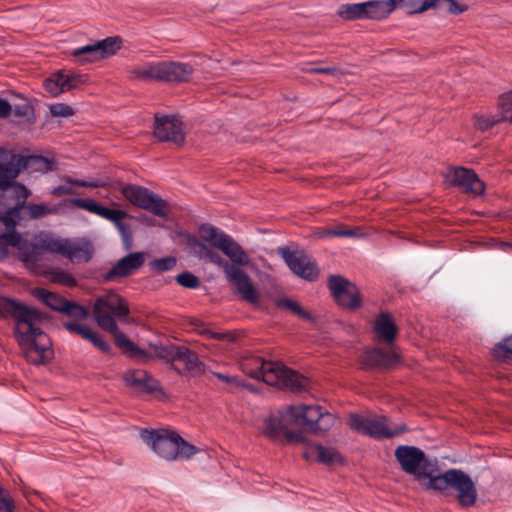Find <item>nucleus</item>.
<instances>
[{
	"mask_svg": "<svg viewBox=\"0 0 512 512\" xmlns=\"http://www.w3.org/2000/svg\"><path fill=\"white\" fill-rule=\"evenodd\" d=\"M37 296L46 304L48 307L55 311L62 312V308L65 306L67 299L60 295L48 292L44 289L38 291Z\"/></svg>",
	"mask_w": 512,
	"mask_h": 512,
	"instance_id": "nucleus-32",
	"label": "nucleus"
},
{
	"mask_svg": "<svg viewBox=\"0 0 512 512\" xmlns=\"http://www.w3.org/2000/svg\"><path fill=\"white\" fill-rule=\"evenodd\" d=\"M348 425L352 430L358 433L377 439L393 438L407 431V427L405 425L390 426L388 419L385 416H374L368 418L359 414H350Z\"/></svg>",
	"mask_w": 512,
	"mask_h": 512,
	"instance_id": "nucleus-9",
	"label": "nucleus"
},
{
	"mask_svg": "<svg viewBox=\"0 0 512 512\" xmlns=\"http://www.w3.org/2000/svg\"><path fill=\"white\" fill-rule=\"evenodd\" d=\"M124 380L126 384L139 393H154L159 390V383L146 371L138 369L128 371Z\"/></svg>",
	"mask_w": 512,
	"mask_h": 512,
	"instance_id": "nucleus-25",
	"label": "nucleus"
},
{
	"mask_svg": "<svg viewBox=\"0 0 512 512\" xmlns=\"http://www.w3.org/2000/svg\"><path fill=\"white\" fill-rule=\"evenodd\" d=\"M8 316L16 320L15 335L26 360L34 365L51 361L54 356L52 343L42 329L47 317L34 308L0 298V318Z\"/></svg>",
	"mask_w": 512,
	"mask_h": 512,
	"instance_id": "nucleus-2",
	"label": "nucleus"
},
{
	"mask_svg": "<svg viewBox=\"0 0 512 512\" xmlns=\"http://www.w3.org/2000/svg\"><path fill=\"white\" fill-rule=\"evenodd\" d=\"M398 3L404 0H370L368 11L370 20H382L388 17L396 8Z\"/></svg>",
	"mask_w": 512,
	"mask_h": 512,
	"instance_id": "nucleus-28",
	"label": "nucleus"
},
{
	"mask_svg": "<svg viewBox=\"0 0 512 512\" xmlns=\"http://www.w3.org/2000/svg\"><path fill=\"white\" fill-rule=\"evenodd\" d=\"M140 438L160 457L166 460L177 459L181 436L175 431L167 429H141Z\"/></svg>",
	"mask_w": 512,
	"mask_h": 512,
	"instance_id": "nucleus-10",
	"label": "nucleus"
},
{
	"mask_svg": "<svg viewBox=\"0 0 512 512\" xmlns=\"http://www.w3.org/2000/svg\"><path fill=\"white\" fill-rule=\"evenodd\" d=\"M356 4H357V9H358V12L360 15V19L361 20L369 19L368 1L356 3Z\"/></svg>",
	"mask_w": 512,
	"mask_h": 512,
	"instance_id": "nucleus-56",
	"label": "nucleus"
},
{
	"mask_svg": "<svg viewBox=\"0 0 512 512\" xmlns=\"http://www.w3.org/2000/svg\"><path fill=\"white\" fill-rule=\"evenodd\" d=\"M161 67L160 62H148L142 65H137L129 70L132 79L151 82L161 81Z\"/></svg>",
	"mask_w": 512,
	"mask_h": 512,
	"instance_id": "nucleus-27",
	"label": "nucleus"
},
{
	"mask_svg": "<svg viewBox=\"0 0 512 512\" xmlns=\"http://www.w3.org/2000/svg\"><path fill=\"white\" fill-rule=\"evenodd\" d=\"M113 224L119 231L125 248L130 249L132 244V231L130 225L125 223L123 220L115 221Z\"/></svg>",
	"mask_w": 512,
	"mask_h": 512,
	"instance_id": "nucleus-42",
	"label": "nucleus"
},
{
	"mask_svg": "<svg viewBox=\"0 0 512 512\" xmlns=\"http://www.w3.org/2000/svg\"><path fill=\"white\" fill-rule=\"evenodd\" d=\"M11 111L12 107L10 103L5 99L0 98V118L8 117L11 114Z\"/></svg>",
	"mask_w": 512,
	"mask_h": 512,
	"instance_id": "nucleus-54",
	"label": "nucleus"
},
{
	"mask_svg": "<svg viewBox=\"0 0 512 512\" xmlns=\"http://www.w3.org/2000/svg\"><path fill=\"white\" fill-rule=\"evenodd\" d=\"M87 341L91 342L96 348L104 353H110L111 351V345L94 331H92L91 337H89Z\"/></svg>",
	"mask_w": 512,
	"mask_h": 512,
	"instance_id": "nucleus-51",
	"label": "nucleus"
},
{
	"mask_svg": "<svg viewBox=\"0 0 512 512\" xmlns=\"http://www.w3.org/2000/svg\"><path fill=\"white\" fill-rule=\"evenodd\" d=\"M285 438L288 442H297V443H304L305 442V436L302 432H292L286 430L285 432Z\"/></svg>",
	"mask_w": 512,
	"mask_h": 512,
	"instance_id": "nucleus-53",
	"label": "nucleus"
},
{
	"mask_svg": "<svg viewBox=\"0 0 512 512\" xmlns=\"http://www.w3.org/2000/svg\"><path fill=\"white\" fill-rule=\"evenodd\" d=\"M157 357L170 359L172 363L180 362L184 365V371L190 376H199L205 371V365L200 361L198 355L185 346L160 348Z\"/></svg>",
	"mask_w": 512,
	"mask_h": 512,
	"instance_id": "nucleus-14",
	"label": "nucleus"
},
{
	"mask_svg": "<svg viewBox=\"0 0 512 512\" xmlns=\"http://www.w3.org/2000/svg\"><path fill=\"white\" fill-rule=\"evenodd\" d=\"M0 512H14V501L10 494L0 487Z\"/></svg>",
	"mask_w": 512,
	"mask_h": 512,
	"instance_id": "nucleus-52",
	"label": "nucleus"
},
{
	"mask_svg": "<svg viewBox=\"0 0 512 512\" xmlns=\"http://www.w3.org/2000/svg\"><path fill=\"white\" fill-rule=\"evenodd\" d=\"M426 489H432L449 496L450 490L457 492L456 499L462 507H471L477 500V489L469 475L459 469H449L442 474L430 477L424 484Z\"/></svg>",
	"mask_w": 512,
	"mask_h": 512,
	"instance_id": "nucleus-4",
	"label": "nucleus"
},
{
	"mask_svg": "<svg viewBox=\"0 0 512 512\" xmlns=\"http://www.w3.org/2000/svg\"><path fill=\"white\" fill-rule=\"evenodd\" d=\"M312 72L320 73V74H334L336 69L333 67H324V68H312Z\"/></svg>",
	"mask_w": 512,
	"mask_h": 512,
	"instance_id": "nucleus-58",
	"label": "nucleus"
},
{
	"mask_svg": "<svg viewBox=\"0 0 512 512\" xmlns=\"http://www.w3.org/2000/svg\"><path fill=\"white\" fill-rule=\"evenodd\" d=\"M130 309L126 300L114 291L107 292L96 298L93 315L98 326L114 337L115 345L132 358L148 359L149 354L138 347L119 331L117 320L127 322Z\"/></svg>",
	"mask_w": 512,
	"mask_h": 512,
	"instance_id": "nucleus-3",
	"label": "nucleus"
},
{
	"mask_svg": "<svg viewBox=\"0 0 512 512\" xmlns=\"http://www.w3.org/2000/svg\"><path fill=\"white\" fill-rule=\"evenodd\" d=\"M501 121H503L501 114H500V116L499 115L480 116L476 120V126L478 129L485 131Z\"/></svg>",
	"mask_w": 512,
	"mask_h": 512,
	"instance_id": "nucleus-45",
	"label": "nucleus"
},
{
	"mask_svg": "<svg viewBox=\"0 0 512 512\" xmlns=\"http://www.w3.org/2000/svg\"><path fill=\"white\" fill-rule=\"evenodd\" d=\"M276 305L279 308L290 310L292 313L299 316L300 318H303V319H306L309 321L313 320V317L311 316L310 313H308L302 307H300V305L297 302H295L289 298H285V297L278 298L276 300Z\"/></svg>",
	"mask_w": 512,
	"mask_h": 512,
	"instance_id": "nucleus-33",
	"label": "nucleus"
},
{
	"mask_svg": "<svg viewBox=\"0 0 512 512\" xmlns=\"http://www.w3.org/2000/svg\"><path fill=\"white\" fill-rule=\"evenodd\" d=\"M447 179L452 186L459 188L466 194L479 196L485 191L484 182L472 169L453 167L449 170Z\"/></svg>",
	"mask_w": 512,
	"mask_h": 512,
	"instance_id": "nucleus-18",
	"label": "nucleus"
},
{
	"mask_svg": "<svg viewBox=\"0 0 512 512\" xmlns=\"http://www.w3.org/2000/svg\"><path fill=\"white\" fill-rule=\"evenodd\" d=\"M279 253L290 270L297 276L314 281L318 278V270L312 259L301 251H290L280 248Z\"/></svg>",
	"mask_w": 512,
	"mask_h": 512,
	"instance_id": "nucleus-17",
	"label": "nucleus"
},
{
	"mask_svg": "<svg viewBox=\"0 0 512 512\" xmlns=\"http://www.w3.org/2000/svg\"><path fill=\"white\" fill-rule=\"evenodd\" d=\"M336 14L346 21L361 20L356 3L341 4L337 9Z\"/></svg>",
	"mask_w": 512,
	"mask_h": 512,
	"instance_id": "nucleus-37",
	"label": "nucleus"
},
{
	"mask_svg": "<svg viewBox=\"0 0 512 512\" xmlns=\"http://www.w3.org/2000/svg\"><path fill=\"white\" fill-rule=\"evenodd\" d=\"M144 261L145 258L143 253H129L119 259L115 265L104 274V280L110 282L119 278L127 277L140 268L144 264Z\"/></svg>",
	"mask_w": 512,
	"mask_h": 512,
	"instance_id": "nucleus-21",
	"label": "nucleus"
},
{
	"mask_svg": "<svg viewBox=\"0 0 512 512\" xmlns=\"http://www.w3.org/2000/svg\"><path fill=\"white\" fill-rule=\"evenodd\" d=\"M150 266L157 271H169L176 266V259L171 256L155 259L150 263Z\"/></svg>",
	"mask_w": 512,
	"mask_h": 512,
	"instance_id": "nucleus-44",
	"label": "nucleus"
},
{
	"mask_svg": "<svg viewBox=\"0 0 512 512\" xmlns=\"http://www.w3.org/2000/svg\"><path fill=\"white\" fill-rule=\"evenodd\" d=\"M493 355L504 361L512 359V335L495 345Z\"/></svg>",
	"mask_w": 512,
	"mask_h": 512,
	"instance_id": "nucleus-35",
	"label": "nucleus"
},
{
	"mask_svg": "<svg viewBox=\"0 0 512 512\" xmlns=\"http://www.w3.org/2000/svg\"><path fill=\"white\" fill-rule=\"evenodd\" d=\"M154 135L160 141L182 145L185 140L183 122L176 115H155Z\"/></svg>",
	"mask_w": 512,
	"mask_h": 512,
	"instance_id": "nucleus-16",
	"label": "nucleus"
},
{
	"mask_svg": "<svg viewBox=\"0 0 512 512\" xmlns=\"http://www.w3.org/2000/svg\"><path fill=\"white\" fill-rule=\"evenodd\" d=\"M176 281L179 285L189 289H196L200 286L198 277L189 271H185L179 274L176 277Z\"/></svg>",
	"mask_w": 512,
	"mask_h": 512,
	"instance_id": "nucleus-41",
	"label": "nucleus"
},
{
	"mask_svg": "<svg viewBox=\"0 0 512 512\" xmlns=\"http://www.w3.org/2000/svg\"><path fill=\"white\" fill-rule=\"evenodd\" d=\"M499 109L502 120L512 122V92L504 94L499 102Z\"/></svg>",
	"mask_w": 512,
	"mask_h": 512,
	"instance_id": "nucleus-40",
	"label": "nucleus"
},
{
	"mask_svg": "<svg viewBox=\"0 0 512 512\" xmlns=\"http://www.w3.org/2000/svg\"><path fill=\"white\" fill-rule=\"evenodd\" d=\"M408 14L422 13L429 9H438L452 14H460L466 10V6L458 4L454 0H409L402 3Z\"/></svg>",
	"mask_w": 512,
	"mask_h": 512,
	"instance_id": "nucleus-20",
	"label": "nucleus"
},
{
	"mask_svg": "<svg viewBox=\"0 0 512 512\" xmlns=\"http://www.w3.org/2000/svg\"><path fill=\"white\" fill-rule=\"evenodd\" d=\"M73 185H77L80 187H92V188L98 187V184L96 182H89V181H85V180H73L71 178H68L65 184L55 187L52 190V194L54 196L73 194L74 193Z\"/></svg>",
	"mask_w": 512,
	"mask_h": 512,
	"instance_id": "nucleus-31",
	"label": "nucleus"
},
{
	"mask_svg": "<svg viewBox=\"0 0 512 512\" xmlns=\"http://www.w3.org/2000/svg\"><path fill=\"white\" fill-rule=\"evenodd\" d=\"M203 242L201 239L195 240L194 245L202 249L203 256L209 262L223 269L227 280L235 286L242 299L252 304L258 303L259 295L249 276L241 268L225 261L219 253L209 249Z\"/></svg>",
	"mask_w": 512,
	"mask_h": 512,
	"instance_id": "nucleus-5",
	"label": "nucleus"
},
{
	"mask_svg": "<svg viewBox=\"0 0 512 512\" xmlns=\"http://www.w3.org/2000/svg\"><path fill=\"white\" fill-rule=\"evenodd\" d=\"M328 287L338 305L355 309L361 305V298L355 284L340 275H332L328 279Z\"/></svg>",
	"mask_w": 512,
	"mask_h": 512,
	"instance_id": "nucleus-15",
	"label": "nucleus"
},
{
	"mask_svg": "<svg viewBox=\"0 0 512 512\" xmlns=\"http://www.w3.org/2000/svg\"><path fill=\"white\" fill-rule=\"evenodd\" d=\"M30 212V217L32 219H38L41 217H44L45 215L49 214L52 210L45 204H29L25 207Z\"/></svg>",
	"mask_w": 512,
	"mask_h": 512,
	"instance_id": "nucleus-47",
	"label": "nucleus"
},
{
	"mask_svg": "<svg viewBox=\"0 0 512 512\" xmlns=\"http://www.w3.org/2000/svg\"><path fill=\"white\" fill-rule=\"evenodd\" d=\"M333 235V237H347V238H360L363 237L364 234L360 233L356 228H349L345 225H339L329 232Z\"/></svg>",
	"mask_w": 512,
	"mask_h": 512,
	"instance_id": "nucleus-43",
	"label": "nucleus"
},
{
	"mask_svg": "<svg viewBox=\"0 0 512 512\" xmlns=\"http://www.w3.org/2000/svg\"><path fill=\"white\" fill-rule=\"evenodd\" d=\"M398 360L399 356L393 349L373 348L367 349L361 355L360 364L363 369H391Z\"/></svg>",
	"mask_w": 512,
	"mask_h": 512,
	"instance_id": "nucleus-19",
	"label": "nucleus"
},
{
	"mask_svg": "<svg viewBox=\"0 0 512 512\" xmlns=\"http://www.w3.org/2000/svg\"><path fill=\"white\" fill-rule=\"evenodd\" d=\"M71 203L81 209L87 210L93 214L96 213L98 202L91 199H82V198H74L71 200Z\"/></svg>",
	"mask_w": 512,
	"mask_h": 512,
	"instance_id": "nucleus-49",
	"label": "nucleus"
},
{
	"mask_svg": "<svg viewBox=\"0 0 512 512\" xmlns=\"http://www.w3.org/2000/svg\"><path fill=\"white\" fill-rule=\"evenodd\" d=\"M323 411L324 409L318 405L301 404L289 406L287 413L294 423L306 426L312 432Z\"/></svg>",
	"mask_w": 512,
	"mask_h": 512,
	"instance_id": "nucleus-22",
	"label": "nucleus"
},
{
	"mask_svg": "<svg viewBox=\"0 0 512 512\" xmlns=\"http://www.w3.org/2000/svg\"><path fill=\"white\" fill-rule=\"evenodd\" d=\"M95 214L106 219V220L111 221L112 223H114L115 221H118V220H123L128 217V215L125 211L111 209V208L105 207L101 204H98Z\"/></svg>",
	"mask_w": 512,
	"mask_h": 512,
	"instance_id": "nucleus-36",
	"label": "nucleus"
},
{
	"mask_svg": "<svg viewBox=\"0 0 512 512\" xmlns=\"http://www.w3.org/2000/svg\"><path fill=\"white\" fill-rule=\"evenodd\" d=\"M29 195L30 191L24 185H16L0 193V261L8 256V248L14 247L26 266L35 270L44 267L45 252L60 254L71 261L88 262L92 256L88 245L81 246L45 233L36 236L30 244L22 241L15 228Z\"/></svg>",
	"mask_w": 512,
	"mask_h": 512,
	"instance_id": "nucleus-1",
	"label": "nucleus"
},
{
	"mask_svg": "<svg viewBox=\"0 0 512 512\" xmlns=\"http://www.w3.org/2000/svg\"><path fill=\"white\" fill-rule=\"evenodd\" d=\"M211 336L215 339H224L227 337V335L223 333H212Z\"/></svg>",
	"mask_w": 512,
	"mask_h": 512,
	"instance_id": "nucleus-62",
	"label": "nucleus"
},
{
	"mask_svg": "<svg viewBox=\"0 0 512 512\" xmlns=\"http://www.w3.org/2000/svg\"><path fill=\"white\" fill-rule=\"evenodd\" d=\"M52 279L57 283H61L69 287L76 286L77 284L75 278L71 274L60 269L52 272Z\"/></svg>",
	"mask_w": 512,
	"mask_h": 512,
	"instance_id": "nucleus-46",
	"label": "nucleus"
},
{
	"mask_svg": "<svg viewBox=\"0 0 512 512\" xmlns=\"http://www.w3.org/2000/svg\"><path fill=\"white\" fill-rule=\"evenodd\" d=\"M335 423V417L333 414L324 410L321 414V418L318 419V422L312 428V433L320 434L328 431Z\"/></svg>",
	"mask_w": 512,
	"mask_h": 512,
	"instance_id": "nucleus-38",
	"label": "nucleus"
},
{
	"mask_svg": "<svg viewBox=\"0 0 512 512\" xmlns=\"http://www.w3.org/2000/svg\"><path fill=\"white\" fill-rule=\"evenodd\" d=\"M63 326L71 334L79 335L85 340L91 337L92 330L84 324H80L77 322H64Z\"/></svg>",
	"mask_w": 512,
	"mask_h": 512,
	"instance_id": "nucleus-39",
	"label": "nucleus"
},
{
	"mask_svg": "<svg viewBox=\"0 0 512 512\" xmlns=\"http://www.w3.org/2000/svg\"><path fill=\"white\" fill-rule=\"evenodd\" d=\"M123 196L134 206L149 211L155 216L165 218L168 214V204L149 189L138 185H125Z\"/></svg>",
	"mask_w": 512,
	"mask_h": 512,
	"instance_id": "nucleus-11",
	"label": "nucleus"
},
{
	"mask_svg": "<svg viewBox=\"0 0 512 512\" xmlns=\"http://www.w3.org/2000/svg\"><path fill=\"white\" fill-rule=\"evenodd\" d=\"M286 429L282 420L278 416H270L264 422L263 433L273 439H278L281 435H285Z\"/></svg>",
	"mask_w": 512,
	"mask_h": 512,
	"instance_id": "nucleus-30",
	"label": "nucleus"
},
{
	"mask_svg": "<svg viewBox=\"0 0 512 512\" xmlns=\"http://www.w3.org/2000/svg\"><path fill=\"white\" fill-rule=\"evenodd\" d=\"M199 238L222 251L231 260L230 264L240 268L250 262L244 249L230 235L210 224L200 225Z\"/></svg>",
	"mask_w": 512,
	"mask_h": 512,
	"instance_id": "nucleus-7",
	"label": "nucleus"
},
{
	"mask_svg": "<svg viewBox=\"0 0 512 512\" xmlns=\"http://www.w3.org/2000/svg\"><path fill=\"white\" fill-rule=\"evenodd\" d=\"M121 42L119 37H107L92 44L76 48L71 52V55L82 64L94 62L114 55L121 48Z\"/></svg>",
	"mask_w": 512,
	"mask_h": 512,
	"instance_id": "nucleus-13",
	"label": "nucleus"
},
{
	"mask_svg": "<svg viewBox=\"0 0 512 512\" xmlns=\"http://www.w3.org/2000/svg\"><path fill=\"white\" fill-rule=\"evenodd\" d=\"M29 107L27 105H17L14 108V114L19 117L26 116L28 113Z\"/></svg>",
	"mask_w": 512,
	"mask_h": 512,
	"instance_id": "nucleus-57",
	"label": "nucleus"
},
{
	"mask_svg": "<svg viewBox=\"0 0 512 512\" xmlns=\"http://www.w3.org/2000/svg\"><path fill=\"white\" fill-rule=\"evenodd\" d=\"M160 67L162 82H186L194 72L192 65L182 62L161 61Z\"/></svg>",
	"mask_w": 512,
	"mask_h": 512,
	"instance_id": "nucleus-24",
	"label": "nucleus"
},
{
	"mask_svg": "<svg viewBox=\"0 0 512 512\" xmlns=\"http://www.w3.org/2000/svg\"><path fill=\"white\" fill-rule=\"evenodd\" d=\"M3 152H5V151H4V150H2V151H1V155H0V175H1V174H4L3 169H4L5 167H7V162L2 161V157L4 156V155H3Z\"/></svg>",
	"mask_w": 512,
	"mask_h": 512,
	"instance_id": "nucleus-60",
	"label": "nucleus"
},
{
	"mask_svg": "<svg viewBox=\"0 0 512 512\" xmlns=\"http://www.w3.org/2000/svg\"><path fill=\"white\" fill-rule=\"evenodd\" d=\"M62 313L77 320H85L89 316V311L86 307L69 300L66 301L65 306L62 308Z\"/></svg>",
	"mask_w": 512,
	"mask_h": 512,
	"instance_id": "nucleus-34",
	"label": "nucleus"
},
{
	"mask_svg": "<svg viewBox=\"0 0 512 512\" xmlns=\"http://www.w3.org/2000/svg\"><path fill=\"white\" fill-rule=\"evenodd\" d=\"M81 78V75L71 71H59L45 80L44 87L53 96H57L62 92L77 87L82 82Z\"/></svg>",
	"mask_w": 512,
	"mask_h": 512,
	"instance_id": "nucleus-23",
	"label": "nucleus"
},
{
	"mask_svg": "<svg viewBox=\"0 0 512 512\" xmlns=\"http://www.w3.org/2000/svg\"><path fill=\"white\" fill-rule=\"evenodd\" d=\"M373 331L379 339L392 343L398 331L397 325L387 312H381L374 320Z\"/></svg>",
	"mask_w": 512,
	"mask_h": 512,
	"instance_id": "nucleus-26",
	"label": "nucleus"
},
{
	"mask_svg": "<svg viewBox=\"0 0 512 512\" xmlns=\"http://www.w3.org/2000/svg\"><path fill=\"white\" fill-rule=\"evenodd\" d=\"M50 112L55 117H69L74 114L73 108L63 103L52 105L50 107Z\"/></svg>",
	"mask_w": 512,
	"mask_h": 512,
	"instance_id": "nucleus-50",
	"label": "nucleus"
},
{
	"mask_svg": "<svg viewBox=\"0 0 512 512\" xmlns=\"http://www.w3.org/2000/svg\"><path fill=\"white\" fill-rule=\"evenodd\" d=\"M313 454L317 455V461L323 464H332L335 462L339 454L333 448H326L322 445H316L303 452V457L307 460L311 459Z\"/></svg>",
	"mask_w": 512,
	"mask_h": 512,
	"instance_id": "nucleus-29",
	"label": "nucleus"
},
{
	"mask_svg": "<svg viewBox=\"0 0 512 512\" xmlns=\"http://www.w3.org/2000/svg\"><path fill=\"white\" fill-rule=\"evenodd\" d=\"M259 367L250 375L255 379H261L271 386L289 389L293 392H301L307 386V379L297 372L275 362L257 360Z\"/></svg>",
	"mask_w": 512,
	"mask_h": 512,
	"instance_id": "nucleus-6",
	"label": "nucleus"
},
{
	"mask_svg": "<svg viewBox=\"0 0 512 512\" xmlns=\"http://www.w3.org/2000/svg\"><path fill=\"white\" fill-rule=\"evenodd\" d=\"M3 155L2 161L7 162V167L3 171L8 187L19 185L14 183V180L23 170L44 173L52 169V162L41 155L24 156L11 152H3Z\"/></svg>",
	"mask_w": 512,
	"mask_h": 512,
	"instance_id": "nucleus-8",
	"label": "nucleus"
},
{
	"mask_svg": "<svg viewBox=\"0 0 512 512\" xmlns=\"http://www.w3.org/2000/svg\"><path fill=\"white\" fill-rule=\"evenodd\" d=\"M177 444L179 445L177 458H190L197 452L196 447L186 442L182 437L181 440L177 442Z\"/></svg>",
	"mask_w": 512,
	"mask_h": 512,
	"instance_id": "nucleus-48",
	"label": "nucleus"
},
{
	"mask_svg": "<svg viewBox=\"0 0 512 512\" xmlns=\"http://www.w3.org/2000/svg\"><path fill=\"white\" fill-rule=\"evenodd\" d=\"M395 458L399 462L402 470L407 474L414 475L419 481L434 475L427 472L426 466L428 460L423 450L415 446L401 445L395 450Z\"/></svg>",
	"mask_w": 512,
	"mask_h": 512,
	"instance_id": "nucleus-12",
	"label": "nucleus"
},
{
	"mask_svg": "<svg viewBox=\"0 0 512 512\" xmlns=\"http://www.w3.org/2000/svg\"><path fill=\"white\" fill-rule=\"evenodd\" d=\"M10 187H8V182L7 180H5V175L4 174H1L0 175V193L6 191V189H9Z\"/></svg>",
	"mask_w": 512,
	"mask_h": 512,
	"instance_id": "nucleus-59",
	"label": "nucleus"
},
{
	"mask_svg": "<svg viewBox=\"0 0 512 512\" xmlns=\"http://www.w3.org/2000/svg\"><path fill=\"white\" fill-rule=\"evenodd\" d=\"M213 375L220 381L228 384V385H232V384H235L237 382V379L234 377V376H230V375H226V374H223V373H219V372H213Z\"/></svg>",
	"mask_w": 512,
	"mask_h": 512,
	"instance_id": "nucleus-55",
	"label": "nucleus"
},
{
	"mask_svg": "<svg viewBox=\"0 0 512 512\" xmlns=\"http://www.w3.org/2000/svg\"><path fill=\"white\" fill-rule=\"evenodd\" d=\"M332 230V228H329V229H323L321 232H320V237L321 238H325V237H333L332 234L328 233Z\"/></svg>",
	"mask_w": 512,
	"mask_h": 512,
	"instance_id": "nucleus-61",
	"label": "nucleus"
}]
</instances>
